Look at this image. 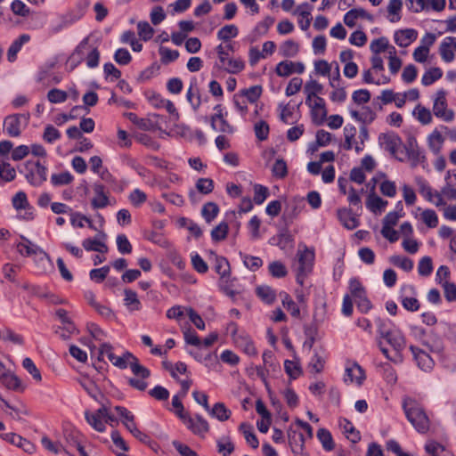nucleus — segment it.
I'll list each match as a JSON object with an SVG mask.
<instances>
[{"label": "nucleus", "instance_id": "f257e3e1", "mask_svg": "<svg viewBox=\"0 0 456 456\" xmlns=\"http://www.w3.org/2000/svg\"><path fill=\"white\" fill-rule=\"evenodd\" d=\"M405 415L409 422L419 433H426L429 429V419L424 409L415 401H404L403 404Z\"/></svg>", "mask_w": 456, "mask_h": 456}, {"label": "nucleus", "instance_id": "f03ea898", "mask_svg": "<svg viewBox=\"0 0 456 456\" xmlns=\"http://www.w3.org/2000/svg\"><path fill=\"white\" fill-rule=\"evenodd\" d=\"M86 57V65L89 68H95L99 64L100 52L97 46L90 44V37L84 38L79 45L77 46L75 51L70 56V60H76L77 62H81Z\"/></svg>", "mask_w": 456, "mask_h": 456}, {"label": "nucleus", "instance_id": "7ed1b4c3", "mask_svg": "<svg viewBox=\"0 0 456 456\" xmlns=\"http://www.w3.org/2000/svg\"><path fill=\"white\" fill-rule=\"evenodd\" d=\"M19 171L24 174L28 183L35 187L42 185L46 181L47 168L39 161L28 160Z\"/></svg>", "mask_w": 456, "mask_h": 456}, {"label": "nucleus", "instance_id": "20e7f679", "mask_svg": "<svg viewBox=\"0 0 456 456\" xmlns=\"http://www.w3.org/2000/svg\"><path fill=\"white\" fill-rule=\"evenodd\" d=\"M379 142L384 149L400 161H403V158L397 156L400 147L403 146V141L395 133H382L379 135Z\"/></svg>", "mask_w": 456, "mask_h": 456}, {"label": "nucleus", "instance_id": "39448f33", "mask_svg": "<svg viewBox=\"0 0 456 456\" xmlns=\"http://www.w3.org/2000/svg\"><path fill=\"white\" fill-rule=\"evenodd\" d=\"M21 119L24 120L25 123H28L29 119V113L27 114H12L7 116L4 120V130L7 133V134L11 137H18L20 136Z\"/></svg>", "mask_w": 456, "mask_h": 456}, {"label": "nucleus", "instance_id": "423d86ee", "mask_svg": "<svg viewBox=\"0 0 456 456\" xmlns=\"http://www.w3.org/2000/svg\"><path fill=\"white\" fill-rule=\"evenodd\" d=\"M446 107L445 93L444 91L440 90L436 94V98L433 105V111L437 118H441L444 121L450 122L454 118V112L452 110H446Z\"/></svg>", "mask_w": 456, "mask_h": 456}, {"label": "nucleus", "instance_id": "0eeeda50", "mask_svg": "<svg viewBox=\"0 0 456 456\" xmlns=\"http://www.w3.org/2000/svg\"><path fill=\"white\" fill-rule=\"evenodd\" d=\"M183 423L187 426L194 435L204 436L209 432L210 427L208 422L200 414H196L194 418L189 416Z\"/></svg>", "mask_w": 456, "mask_h": 456}, {"label": "nucleus", "instance_id": "6e6552de", "mask_svg": "<svg viewBox=\"0 0 456 456\" xmlns=\"http://www.w3.org/2000/svg\"><path fill=\"white\" fill-rule=\"evenodd\" d=\"M20 238L24 242H20L17 244V250L19 251L20 254L29 256L39 253L43 255V257L41 259L45 258L48 261L50 260L49 256L42 248L33 244L25 236L21 235Z\"/></svg>", "mask_w": 456, "mask_h": 456}, {"label": "nucleus", "instance_id": "1a4fd4ad", "mask_svg": "<svg viewBox=\"0 0 456 456\" xmlns=\"http://www.w3.org/2000/svg\"><path fill=\"white\" fill-rule=\"evenodd\" d=\"M410 350L411 351L418 366L422 370L428 371L433 368L434 361L428 353L415 346H411Z\"/></svg>", "mask_w": 456, "mask_h": 456}, {"label": "nucleus", "instance_id": "9d476101", "mask_svg": "<svg viewBox=\"0 0 456 456\" xmlns=\"http://www.w3.org/2000/svg\"><path fill=\"white\" fill-rule=\"evenodd\" d=\"M0 382L10 390L16 392H23L25 390V386L22 384L21 380L11 371L2 373Z\"/></svg>", "mask_w": 456, "mask_h": 456}, {"label": "nucleus", "instance_id": "9b49d317", "mask_svg": "<svg viewBox=\"0 0 456 456\" xmlns=\"http://www.w3.org/2000/svg\"><path fill=\"white\" fill-rule=\"evenodd\" d=\"M452 46L456 50V37H447L439 46V53L445 62H452L454 60V53Z\"/></svg>", "mask_w": 456, "mask_h": 456}, {"label": "nucleus", "instance_id": "f8f14e48", "mask_svg": "<svg viewBox=\"0 0 456 456\" xmlns=\"http://www.w3.org/2000/svg\"><path fill=\"white\" fill-rule=\"evenodd\" d=\"M83 13L69 11L67 13L60 17V20L57 24L53 26L52 31L56 34L61 31L64 28L73 24L82 17Z\"/></svg>", "mask_w": 456, "mask_h": 456}, {"label": "nucleus", "instance_id": "ddd939ff", "mask_svg": "<svg viewBox=\"0 0 456 456\" xmlns=\"http://www.w3.org/2000/svg\"><path fill=\"white\" fill-rule=\"evenodd\" d=\"M417 37L418 33L413 28L401 29L395 32V41L399 46L407 47Z\"/></svg>", "mask_w": 456, "mask_h": 456}, {"label": "nucleus", "instance_id": "4468645a", "mask_svg": "<svg viewBox=\"0 0 456 456\" xmlns=\"http://www.w3.org/2000/svg\"><path fill=\"white\" fill-rule=\"evenodd\" d=\"M338 218L348 230H354L359 225V220L349 208H344L338 209Z\"/></svg>", "mask_w": 456, "mask_h": 456}, {"label": "nucleus", "instance_id": "2eb2a0df", "mask_svg": "<svg viewBox=\"0 0 456 456\" xmlns=\"http://www.w3.org/2000/svg\"><path fill=\"white\" fill-rule=\"evenodd\" d=\"M211 254L215 256V271L220 275L221 280L228 281L231 276V268L228 260L221 256H217L214 252Z\"/></svg>", "mask_w": 456, "mask_h": 456}, {"label": "nucleus", "instance_id": "dca6fc26", "mask_svg": "<svg viewBox=\"0 0 456 456\" xmlns=\"http://www.w3.org/2000/svg\"><path fill=\"white\" fill-rule=\"evenodd\" d=\"M104 185L96 183L94 186L95 197L92 200L91 204L94 209L103 208L109 205V198L104 192Z\"/></svg>", "mask_w": 456, "mask_h": 456}, {"label": "nucleus", "instance_id": "f3484780", "mask_svg": "<svg viewBox=\"0 0 456 456\" xmlns=\"http://www.w3.org/2000/svg\"><path fill=\"white\" fill-rule=\"evenodd\" d=\"M382 338L386 339L396 352V354L405 346V338L400 331L390 330L387 335H385Z\"/></svg>", "mask_w": 456, "mask_h": 456}, {"label": "nucleus", "instance_id": "a211bd4d", "mask_svg": "<svg viewBox=\"0 0 456 456\" xmlns=\"http://www.w3.org/2000/svg\"><path fill=\"white\" fill-rule=\"evenodd\" d=\"M125 116L134 125H136L140 129L144 131H151L157 128V123L154 122L151 118H138L135 113L126 112Z\"/></svg>", "mask_w": 456, "mask_h": 456}, {"label": "nucleus", "instance_id": "6ab92c4d", "mask_svg": "<svg viewBox=\"0 0 456 456\" xmlns=\"http://www.w3.org/2000/svg\"><path fill=\"white\" fill-rule=\"evenodd\" d=\"M29 39L30 37L28 34H22L12 42L7 52V59L10 62H12L16 60L17 53L21 49L22 45L28 42Z\"/></svg>", "mask_w": 456, "mask_h": 456}, {"label": "nucleus", "instance_id": "aec40b11", "mask_svg": "<svg viewBox=\"0 0 456 456\" xmlns=\"http://www.w3.org/2000/svg\"><path fill=\"white\" fill-rule=\"evenodd\" d=\"M428 45H420L413 52V58L418 62H425L429 53V47L435 43L436 36L432 33H428Z\"/></svg>", "mask_w": 456, "mask_h": 456}, {"label": "nucleus", "instance_id": "412c9836", "mask_svg": "<svg viewBox=\"0 0 456 456\" xmlns=\"http://www.w3.org/2000/svg\"><path fill=\"white\" fill-rule=\"evenodd\" d=\"M387 205V201L381 199L375 192H370L367 200L366 207L373 213L381 212Z\"/></svg>", "mask_w": 456, "mask_h": 456}, {"label": "nucleus", "instance_id": "4be33fe9", "mask_svg": "<svg viewBox=\"0 0 456 456\" xmlns=\"http://www.w3.org/2000/svg\"><path fill=\"white\" fill-rule=\"evenodd\" d=\"M346 376L351 382L355 381L358 385H361L365 379L363 369L356 362H354L351 367H346Z\"/></svg>", "mask_w": 456, "mask_h": 456}, {"label": "nucleus", "instance_id": "5701e85b", "mask_svg": "<svg viewBox=\"0 0 456 456\" xmlns=\"http://www.w3.org/2000/svg\"><path fill=\"white\" fill-rule=\"evenodd\" d=\"M82 246L86 251H96L100 253H106L108 252V246L98 240L97 237H94V239L87 238L85 239L82 242Z\"/></svg>", "mask_w": 456, "mask_h": 456}, {"label": "nucleus", "instance_id": "b1692460", "mask_svg": "<svg viewBox=\"0 0 456 456\" xmlns=\"http://www.w3.org/2000/svg\"><path fill=\"white\" fill-rule=\"evenodd\" d=\"M208 411L212 417L216 418L219 421H225L229 419L232 414L231 411L227 409L224 403H215L213 408H209V411Z\"/></svg>", "mask_w": 456, "mask_h": 456}, {"label": "nucleus", "instance_id": "393cba45", "mask_svg": "<svg viewBox=\"0 0 456 456\" xmlns=\"http://www.w3.org/2000/svg\"><path fill=\"white\" fill-rule=\"evenodd\" d=\"M124 294L125 305L129 309V311H139L141 309V302L138 299L136 292L130 289H126L124 290Z\"/></svg>", "mask_w": 456, "mask_h": 456}, {"label": "nucleus", "instance_id": "a878e982", "mask_svg": "<svg viewBox=\"0 0 456 456\" xmlns=\"http://www.w3.org/2000/svg\"><path fill=\"white\" fill-rule=\"evenodd\" d=\"M126 429L141 443L149 445L153 448V444L156 443L145 433L139 430L136 427V424L130 425L129 423H125Z\"/></svg>", "mask_w": 456, "mask_h": 456}, {"label": "nucleus", "instance_id": "bb28decb", "mask_svg": "<svg viewBox=\"0 0 456 456\" xmlns=\"http://www.w3.org/2000/svg\"><path fill=\"white\" fill-rule=\"evenodd\" d=\"M256 295L266 304H273L276 299V292L270 286L261 285L256 289Z\"/></svg>", "mask_w": 456, "mask_h": 456}, {"label": "nucleus", "instance_id": "cd10ccee", "mask_svg": "<svg viewBox=\"0 0 456 456\" xmlns=\"http://www.w3.org/2000/svg\"><path fill=\"white\" fill-rule=\"evenodd\" d=\"M261 86H252L249 88H245L240 91V95L250 103L256 102L262 94Z\"/></svg>", "mask_w": 456, "mask_h": 456}, {"label": "nucleus", "instance_id": "c85d7f7f", "mask_svg": "<svg viewBox=\"0 0 456 456\" xmlns=\"http://www.w3.org/2000/svg\"><path fill=\"white\" fill-rule=\"evenodd\" d=\"M217 452L222 456H230L234 452V444L229 436H223L216 441Z\"/></svg>", "mask_w": 456, "mask_h": 456}, {"label": "nucleus", "instance_id": "c756f323", "mask_svg": "<svg viewBox=\"0 0 456 456\" xmlns=\"http://www.w3.org/2000/svg\"><path fill=\"white\" fill-rule=\"evenodd\" d=\"M349 290L355 302L366 297V290L357 278L349 281Z\"/></svg>", "mask_w": 456, "mask_h": 456}, {"label": "nucleus", "instance_id": "7c9ffc66", "mask_svg": "<svg viewBox=\"0 0 456 456\" xmlns=\"http://www.w3.org/2000/svg\"><path fill=\"white\" fill-rule=\"evenodd\" d=\"M344 433L346 435L347 439H349L353 444H356L361 440L360 432L357 431L353 423L346 419L340 423Z\"/></svg>", "mask_w": 456, "mask_h": 456}, {"label": "nucleus", "instance_id": "2f4dec72", "mask_svg": "<svg viewBox=\"0 0 456 456\" xmlns=\"http://www.w3.org/2000/svg\"><path fill=\"white\" fill-rule=\"evenodd\" d=\"M219 207L215 202H208L203 205L201 215L208 224H210L218 215Z\"/></svg>", "mask_w": 456, "mask_h": 456}, {"label": "nucleus", "instance_id": "473e14b6", "mask_svg": "<svg viewBox=\"0 0 456 456\" xmlns=\"http://www.w3.org/2000/svg\"><path fill=\"white\" fill-rule=\"evenodd\" d=\"M317 438L322 443L324 450L330 452L335 447V444L332 436L326 428H320L317 431Z\"/></svg>", "mask_w": 456, "mask_h": 456}, {"label": "nucleus", "instance_id": "72a5a7b5", "mask_svg": "<svg viewBox=\"0 0 456 456\" xmlns=\"http://www.w3.org/2000/svg\"><path fill=\"white\" fill-rule=\"evenodd\" d=\"M280 297L283 306L290 313L293 317H299L300 310L291 297L287 292H281Z\"/></svg>", "mask_w": 456, "mask_h": 456}, {"label": "nucleus", "instance_id": "f704fd0d", "mask_svg": "<svg viewBox=\"0 0 456 456\" xmlns=\"http://www.w3.org/2000/svg\"><path fill=\"white\" fill-rule=\"evenodd\" d=\"M80 385L87 392V394L95 401H99V396L103 397L98 386L92 380L85 379L80 380Z\"/></svg>", "mask_w": 456, "mask_h": 456}, {"label": "nucleus", "instance_id": "c9c22d12", "mask_svg": "<svg viewBox=\"0 0 456 456\" xmlns=\"http://www.w3.org/2000/svg\"><path fill=\"white\" fill-rule=\"evenodd\" d=\"M298 50V44L293 40H287L280 46V53L283 57H295Z\"/></svg>", "mask_w": 456, "mask_h": 456}, {"label": "nucleus", "instance_id": "e433bc0d", "mask_svg": "<svg viewBox=\"0 0 456 456\" xmlns=\"http://www.w3.org/2000/svg\"><path fill=\"white\" fill-rule=\"evenodd\" d=\"M238 34H239V29L235 25H233V24L225 25L223 28H221L219 29V31L217 32V38L224 42H227L231 38L236 37L238 36Z\"/></svg>", "mask_w": 456, "mask_h": 456}, {"label": "nucleus", "instance_id": "4c0bfd02", "mask_svg": "<svg viewBox=\"0 0 456 456\" xmlns=\"http://www.w3.org/2000/svg\"><path fill=\"white\" fill-rule=\"evenodd\" d=\"M314 254L313 251L305 249L299 254L298 262L300 272H309L311 269L312 262L314 261Z\"/></svg>", "mask_w": 456, "mask_h": 456}, {"label": "nucleus", "instance_id": "58836bf2", "mask_svg": "<svg viewBox=\"0 0 456 456\" xmlns=\"http://www.w3.org/2000/svg\"><path fill=\"white\" fill-rule=\"evenodd\" d=\"M240 430L243 432L247 443L253 449H256L259 445V442L256 435L252 432V427L249 424L243 422L240 425Z\"/></svg>", "mask_w": 456, "mask_h": 456}, {"label": "nucleus", "instance_id": "ea45409f", "mask_svg": "<svg viewBox=\"0 0 456 456\" xmlns=\"http://www.w3.org/2000/svg\"><path fill=\"white\" fill-rule=\"evenodd\" d=\"M186 98L194 110H197L200 108L201 104V99L200 90L196 86H194L192 84H191L186 94Z\"/></svg>", "mask_w": 456, "mask_h": 456}, {"label": "nucleus", "instance_id": "a19ab883", "mask_svg": "<svg viewBox=\"0 0 456 456\" xmlns=\"http://www.w3.org/2000/svg\"><path fill=\"white\" fill-rule=\"evenodd\" d=\"M443 76V71L440 68H431L425 72L422 76L421 83L423 86H430Z\"/></svg>", "mask_w": 456, "mask_h": 456}, {"label": "nucleus", "instance_id": "79ce46f5", "mask_svg": "<svg viewBox=\"0 0 456 456\" xmlns=\"http://www.w3.org/2000/svg\"><path fill=\"white\" fill-rule=\"evenodd\" d=\"M389 262L395 266L402 268L405 272H410L413 268L412 260L406 256L395 255L390 256Z\"/></svg>", "mask_w": 456, "mask_h": 456}, {"label": "nucleus", "instance_id": "37998d69", "mask_svg": "<svg viewBox=\"0 0 456 456\" xmlns=\"http://www.w3.org/2000/svg\"><path fill=\"white\" fill-rule=\"evenodd\" d=\"M443 142L444 137L437 130H435L428 137L429 148L436 155L440 152Z\"/></svg>", "mask_w": 456, "mask_h": 456}, {"label": "nucleus", "instance_id": "c03bdc74", "mask_svg": "<svg viewBox=\"0 0 456 456\" xmlns=\"http://www.w3.org/2000/svg\"><path fill=\"white\" fill-rule=\"evenodd\" d=\"M130 369L134 376L139 377L142 379H146L151 376V371L146 367L139 363V360L136 356L130 362Z\"/></svg>", "mask_w": 456, "mask_h": 456}, {"label": "nucleus", "instance_id": "a18cd8bd", "mask_svg": "<svg viewBox=\"0 0 456 456\" xmlns=\"http://www.w3.org/2000/svg\"><path fill=\"white\" fill-rule=\"evenodd\" d=\"M293 241L294 238L290 234L288 225H286L285 228H283L281 232L278 234V242L277 244L279 247L282 249H285L286 248H292L293 247Z\"/></svg>", "mask_w": 456, "mask_h": 456}, {"label": "nucleus", "instance_id": "49530a36", "mask_svg": "<svg viewBox=\"0 0 456 456\" xmlns=\"http://www.w3.org/2000/svg\"><path fill=\"white\" fill-rule=\"evenodd\" d=\"M311 9H312V6L309 4H307V3H304V4H302L301 5H299L297 7V12H298L299 15L302 18L305 19V25H303V20L299 21V26H300L302 30L308 29V28L310 26V23H311V12H310V10Z\"/></svg>", "mask_w": 456, "mask_h": 456}, {"label": "nucleus", "instance_id": "de8ad7c7", "mask_svg": "<svg viewBox=\"0 0 456 456\" xmlns=\"http://www.w3.org/2000/svg\"><path fill=\"white\" fill-rule=\"evenodd\" d=\"M222 67L226 72L236 74L244 69L245 64L241 59H227L225 64Z\"/></svg>", "mask_w": 456, "mask_h": 456}, {"label": "nucleus", "instance_id": "09e8293b", "mask_svg": "<svg viewBox=\"0 0 456 456\" xmlns=\"http://www.w3.org/2000/svg\"><path fill=\"white\" fill-rule=\"evenodd\" d=\"M228 232V224L225 222H222L211 231V238L214 241L224 240L226 239Z\"/></svg>", "mask_w": 456, "mask_h": 456}, {"label": "nucleus", "instance_id": "8fccbe9b", "mask_svg": "<svg viewBox=\"0 0 456 456\" xmlns=\"http://www.w3.org/2000/svg\"><path fill=\"white\" fill-rule=\"evenodd\" d=\"M160 55V61L163 64L167 65L172 61H175L179 57V52L176 50H171L167 47L160 46L159 50Z\"/></svg>", "mask_w": 456, "mask_h": 456}, {"label": "nucleus", "instance_id": "3c124183", "mask_svg": "<svg viewBox=\"0 0 456 456\" xmlns=\"http://www.w3.org/2000/svg\"><path fill=\"white\" fill-rule=\"evenodd\" d=\"M134 359V355L126 351L121 356H116L114 360H110L112 364L121 370L126 369L128 365H130L131 361Z\"/></svg>", "mask_w": 456, "mask_h": 456}, {"label": "nucleus", "instance_id": "603ef678", "mask_svg": "<svg viewBox=\"0 0 456 456\" xmlns=\"http://www.w3.org/2000/svg\"><path fill=\"white\" fill-rule=\"evenodd\" d=\"M16 176V170L11 166L9 162L3 161L0 164V177L5 182H11L14 180Z\"/></svg>", "mask_w": 456, "mask_h": 456}, {"label": "nucleus", "instance_id": "864d4df0", "mask_svg": "<svg viewBox=\"0 0 456 456\" xmlns=\"http://www.w3.org/2000/svg\"><path fill=\"white\" fill-rule=\"evenodd\" d=\"M73 181V175L66 171L60 174H53L51 176V183L54 186L67 185Z\"/></svg>", "mask_w": 456, "mask_h": 456}, {"label": "nucleus", "instance_id": "5fc2aeb1", "mask_svg": "<svg viewBox=\"0 0 456 456\" xmlns=\"http://www.w3.org/2000/svg\"><path fill=\"white\" fill-rule=\"evenodd\" d=\"M85 417H86L87 423L92 428H94L96 431H98V432L105 431V424L102 421V418L95 416L94 414L91 413L88 411H86L85 412Z\"/></svg>", "mask_w": 456, "mask_h": 456}, {"label": "nucleus", "instance_id": "6e6d98bb", "mask_svg": "<svg viewBox=\"0 0 456 456\" xmlns=\"http://www.w3.org/2000/svg\"><path fill=\"white\" fill-rule=\"evenodd\" d=\"M2 338L4 341H9L14 345L22 346L24 338L21 335L15 333L12 330L5 328L3 330Z\"/></svg>", "mask_w": 456, "mask_h": 456}, {"label": "nucleus", "instance_id": "4d7b16f0", "mask_svg": "<svg viewBox=\"0 0 456 456\" xmlns=\"http://www.w3.org/2000/svg\"><path fill=\"white\" fill-rule=\"evenodd\" d=\"M110 270L109 265H104L98 269H92L89 273L90 279L97 283H101L106 279Z\"/></svg>", "mask_w": 456, "mask_h": 456}, {"label": "nucleus", "instance_id": "13d9d810", "mask_svg": "<svg viewBox=\"0 0 456 456\" xmlns=\"http://www.w3.org/2000/svg\"><path fill=\"white\" fill-rule=\"evenodd\" d=\"M137 30L139 37L144 41L150 40L154 34V29L147 21H139Z\"/></svg>", "mask_w": 456, "mask_h": 456}, {"label": "nucleus", "instance_id": "bf43d9fd", "mask_svg": "<svg viewBox=\"0 0 456 456\" xmlns=\"http://www.w3.org/2000/svg\"><path fill=\"white\" fill-rule=\"evenodd\" d=\"M275 71L279 77H289L294 73V62L282 61L277 64Z\"/></svg>", "mask_w": 456, "mask_h": 456}, {"label": "nucleus", "instance_id": "052dcab7", "mask_svg": "<svg viewBox=\"0 0 456 456\" xmlns=\"http://www.w3.org/2000/svg\"><path fill=\"white\" fill-rule=\"evenodd\" d=\"M370 51L378 55L379 53L385 52L387 49L389 50L388 40L387 38L382 37L377 39H374L370 45Z\"/></svg>", "mask_w": 456, "mask_h": 456}, {"label": "nucleus", "instance_id": "680f3d73", "mask_svg": "<svg viewBox=\"0 0 456 456\" xmlns=\"http://www.w3.org/2000/svg\"><path fill=\"white\" fill-rule=\"evenodd\" d=\"M269 130V125L264 120H261L255 124V134L259 141H265L268 138Z\"/></svg>", "mask_w": 456, "mask_h": 456}, {"label": "nucleus", "instance_id": "e2e57ef3", "mask_svg": "<svg viewBox=\"0 0 456 456\" xmlns=\"http://www.w3.org/2000/svg\"><path fill=\"white\" fill-rule=\"evenodd\" d=\"M433 271V263L430 256H424L420 259L418 265V272L421 276H428Z\"/></svg>", "mask_w": 456, "mask_h": 456}, {"label": "nucleus", "instance_id": "0e129e2a", "mask_svg": "<svg viewBox=\"0 0 456 456\" xmlns=\"http://www.w3.org/2000/svg\"><path fill=\"white\" fill-rule=\"evenodd\" d=\"M22 366L30 375H32V377L35 380H37V381L42 380V376H41L39 370L37 368V366L35 365V363L33 362V361L30 358L26 357L22 361Z\"/></svg>", "mask_w": 456, "mask_h": 456}, {"label": "nucleus", "instance_id": "69168bd1", "mask_svg": "<svg viewBox=\"0 0 456 456\" xmlns=\"http://www.w3.org/2000/svg\"><path fill=\"white\" fill-rule=\"evenodd\" d=\"M67 98L68 94L65 91L57 88L51 89L47 94V99L52 103L64 102Z\"/></svg>", "mask_w": 456, "mask_h": 456}, {"label": "nucleus", "instance_id": "338daca9", "mask_svg": "<svg viewBox=\"0 0 456 456\" xmlns=\"http://www.w3.org/2000/svg\"><path fill=\"white\" fill-rule=\"evenodd\" d=\"M269 272L273 277L282 278L287 275V269L285 265L280 261L272 262L269 265Z\"/></svg>", "mask_w": 456, "mask_h": 456}, {"label": "nucleus", "instance_id": "774afa93", "mask_svg": "<svg viewBox=\"0 0 456 456\" xmlns=\"http://www.w3.org/2000/svg\"><path fill=\"white\" fill-rule=\"evenodd\" d=\"M61 138L60 131L55 128L53 125H47L45 127L43 134V139L48 143H53L54 141Z\"/></svg>", "mask_w": 456, "mask_h": 456}]
</instances>
